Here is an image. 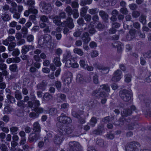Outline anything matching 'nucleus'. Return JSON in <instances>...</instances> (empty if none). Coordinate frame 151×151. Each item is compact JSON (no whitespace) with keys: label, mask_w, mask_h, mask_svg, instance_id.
Listing matches in <instances>:
<instances>
[{"label":"nucleus","mask_w":151,"mask_h":151,"mask_svg":"<svg viewBox=\"0 0 151 151\" xmlns=\"http://www.w3.org/2000/svg\"><path fill=\"white\" fill-rule=\"evenodd\" d=\"M100 90L101 89H99L94 90L92 92V94L96 97L103 98L101 100V104H104L106 102V98L109 96V94L104 91H100Z\"/></svg>","instance_id":"1"},{"label":"nucleus","mask_w":151,"mask_h":151,"mask_svg":"<svg viewBox=\"0 0 151 151\" xmlns=\"http://www.w3.org/2000/svg\"><path fill=\"white\" fill-rule=\"evenodd\" d=\"M69 151H81L82 147L80 143L77 141H71L69 142Z\"/></svg>","instance_id":"2"},{"label":"nucleus","mask_w":151,"mask_h":151,"mask_svg":"<svg viewBox=\"0 0 151 151\" xmlns=\"http://www.w3.org/2000/svg\"><path fill=\"white\" fill-rule=\"evenodd\" d=\"M74 128L73 126L65 127L64 126H60L58 129L59 133L62 135H68L71 134L73 131Z\"/></svg>","instance_id":"3"},{"label":"nucleus","mask_w":151,"mask_h":151,"mask_svg":"<svg viewBox=\"0 0 151 151\" xmlns=\"http://www.w3.org/2000/svg\"><path fill=\"white\" fill-rule=\"evenodd\" d=\"M43 40L40 39L38 41V44L42 47H44L47 44H50L52 41V37L49 35H45L43 37Z\"/></svg>","instance_id":"4"},{"label":"nucleus","mask_w":151,"mask_h":151,"mask_svg":"<svg viewBox=\"0 0 151 151\" xmlns=\"http://www.w3.org/2000/svg\"><path fill=\"white\" fill-rule=\"evenodd\" d=\"M131 91L124 89L120 91L119 92L120 97L124 101H129L131 99Z\"/></svg>","instance_id":"5"},{"label":"nucleus","mask_w":151,"mask_h":151,"mask_svg":"<svg viewBox=\"0 0 151 151\" xmlns=\"http://www.w3.org/2000/svg\"><path fill=\"white\" fill-rule=\"evenodd\" d=\"M39 6L42 8V12L44 13L48 14L50 12L52 9V7L50 4L44 2L40 3Z\"/></svg>","instance_id":"6"},{"label":"nucleus","mask_w":151,"mask_h":151,"mask_svg":"<svg viewBox=\"0 0 151 151\" xmlns=\"http://www.w3.org/2000/svg\"><path fill=\"white\" fill-rule=\"evenodd\" d=\"M131 113V110L127 109H124L121 112L122 117L119 119V122H120L118 123V125H122L123 124V122L125 120L124 117L130 115Z\"/></svg>","instance_id":"7"},{"label":"nucleus","mask_w":151,"mask_h":151,"mask_svg":"<svg viewBox=\"0 0 151 151\" xmlns=\"http://www.w3.org/2000/svg\"><path fill=\"white\" fill-rule=\"evenodd\" d=\"M61 25L63 27H67L71 29L74 27L73 20L71 17H68L65 21L62 22Z\"/></svg>","instance_id":"8"},{"label":"nucleus","mask_w":151,"mask_h":151,"mask_svg":"<svg viewBox=\"0 0 151 151\" xmlns=\"http://www.w3.org/2000/svg\"><path fill=\"white\" fill-rule=\"evenodd\" d=\"M57 120L60 122L64 124H69L71 123L72 122L70 117L67 116L63 113L60 116L57 118Z\"/></svg>","instance_id":"9"},{"label":"nucleus","mask_w":151,"mask_h":151,"mask_svg":"<svg viewBox=\"0 0 151 151\" xmlns=\"http://www.w3.org/2000/svg\"><path fill=\"white\" fill-rule=\"evenodd\" d=\"M40 137V134L37 133H32L29 135L28 140L30 143L36 142L39 139Z\"/></svg>","instance_id":"10"},{"label":"nucleus","mask_w":151,"mask_h":151,"mask_svg":"<svg viewBox=\"0 0 151 151\" xmlns=\"http://www.w3.org/2000/svg\"><path fill=\"white\" fill-rule=\"evenodd\" d=\"M93 66L96 68L101 70V72L103 74H107L109 72V68L108 67L99 65L96 63H94Z\"/></svg>","instance_id":"11"},{"label":"nucleus","mask_w":151,"mask_h":151,"mask_svg":"<svg viewBox=\"0 0 151 151\" xmlns=\"http://www.w3.org/2000/svg\"><path fill=\"white\" fill-rule=\"evenodd\" d=\"M122 74V72L120 70H117L114 73L113 76L111 78V81L114 82L119 81L121 78Z\"/></svg>","instance_id":"12"},{"label":"nucleus","mask_w":151,"mask_h":151,"mask_svg":"<svg viewBox=\"0 0 151 151\" xmlns=\"http://www.w3.org/2000/svg\"><path fill=\"white\" fill-rule=\"evenodd\" d=\"M35 4L34 0H27V5L29 7V10L34 13H37L38 11L35 8L34 5Z\"/></svg>","instance_id":"13"},{"label":"nucleus","mask_w":151,"mask_h":151,"mask_svg":"<svg viewBox=\"0 0 151 151\" xmlns=\"http://www.w3.org/2000/svg\"><path fill=\"white\" fill-rule=\"evenodd\" d=\"M104 125L102 124H99L97 127V129L94 130L92 132L93 134L98 135L101 133L104 130Z\"/></svg>","instance_id":"14"},{"label":"nucleus","mask_w":151,"mask_h":151,"mask_svg":"<svg viewBox=\"0 0 151 151\" xmlns=\"http://www.w3.org/2000/svg\"><path fill=\"white\" fill-rule=\"evenodd\" d=\"M15 40L14 37L12 36H9L6 39L2 41V43L4 45L7 46L9 43L12 42Z\"/></svg>","instance_id":"15"},{"label":"nucleus","mask_w":151,"mask_h":151,"mask_svg":"<svg viewBox=\"0 0 151 151\" xmlns=\"http://www.w3.org/2000/svg\"><path fill=\"white\" fill-rule=\"evenodd\" d=\"M41 127L38 122H35L33 124L32 130L37 133H40L41 132Z\"/></svg>","instance_id":"16"},{"label":"nucleus","mask_w":151,"mask_h":151,"mask_svg":"<svg viewBox=\"0 0 151 151\" xmlns=\"http://www.w3.org/2000/svg\"><path fill=\"white\" fill-rule=\"evenodd\" d=\"M34 46L32 45H24L22 46L21 52L23 54H25L29 49L33 50Z\"/></svg>","instance_id":"17"},{"label":"nucleus","mask_w":151,"mask_h":151,"mask_svg":"<svg viewBox=\"0 0 151 151\" xmlns=\"http://www.w3.org/2000/svg\"><path fill=\"white\" fill-rule=\"evenodd\" d=\"M81 38L83 42L86 44H88L91 40V38L89 37V34L87 32L83 33Z\"/></svg>","instance_id":"18"},{"label":"nucleus","mask_w":151,"mask_h":151,"mask_svg":"<svg viewBox=\"0 0 151 151\" xmlns=\"http://www.w3.org/2000/svg\"><path fill=\"white\" fill-rule=\"evenodd\" d=\"M62 137L60 136L58 134L55 136L54 138L53 141L54 143L57 145H60L62 142Z\"/></svg>","instance_id":"19"},{"label":"nucleus","mask_w":151,"mask_h":151,"mask_svg":"<svg viewBox=\"0 0 151 151\" xmlns=\"http://www.w3.org/2000/svg\"><path fill=\"white\" fill-rule=\"evenodd\" d=\"M99 15L104 20H107L109 18V15L107 13L104 11L101 10L99 12Z\"/></svg>","instance_id":"20"},{"label":"nucleus","mask_w":151,"mask_h":151,"mask_svg":"<svg viewBox=\"0 0 151 151\" xmlns=\"http://www.w3.org/2000/svg\"><path fill=\"white\" fill-rule=\"evenodd\" d=\"M1 18L4 21L7 22L11 19V17L6 12L1 14Z\"/></svg>","instance_id":"21"},{"label":"nucleus","mask_w":151,"mask_h":151,"mask_svg":"<svg viewBox=\"0 0 151 151\" xmlns=\"http://www.w3.org/2000/svg\"><path fill=\"white\" fill-rule=\"evenodd\" d=\"M53 21V22L56 25L59 26L61 25L62 22H60L59 19V17L58 16H56L54 17H52V18Z\"/></svg>","instance_id":"22"},{"label":"nucleus","mask_w":151,"mask_h":151,"mask_svg":"<svg viewBox=\"0 0 151 151\" xmlns=\"http://www.w3.org/2000/svg\"><path fill=\"white\" fill-rule=\"evenodd\" d=\"M53 98L52 96L47 92L45 93L43 96V99L47 101L52 100Z\"/></svg>","instance_id":"23"},{"label":"nucleus","mask_w":151,"mask_h":151,"mask_svg":"<svg viewBox=\"0 0 151 151\" xmlns=\"http://www.w3.org/2000/svg\"><path fill=\"white\" fill-rule=\"evenodd\" d=\"M97 120L96 118L93 116L92 117L89 121V124L92 127H94L96 124L97 123Z\"/></svg>","instance_id":"24"},{"label":"nucleus","mask_w":151,"mask_h":151,"mask_svg":"<svg viewBox=\"0 0 151 151\" xmlns=\"http://www.w3.org/2000/svg\"><path fill=\"white\" fill-rule=\"evenodd\" d=\"M140 145L138 142H133V151H139Z\"/></svg>","instance_id":"25"},{"label":"nucleus","mask_w":151,"mask_h":151,"mask_svg":"<svg viewBox=\"0 0 151 151\" xmlns=\"http://www.w3.org/2000/svg\"><path fill=\"white\" fill-rule=\"evenodd\" d=\"M68 73L70 76L65 79L64 81L65 84L67 85H69V84L70 83L72 78V73L70 72H69Z\"/></svg>","instance_id":"26"},{"label":"nucleus","mask_w":151,"mask_h":151,"mask_svg":"<svg viewBox=\"0 0 151 151\" xmlns=\"http://www.w3.org/2000/svg\"><path fill=\"white\" fill-rule=\"evenodd\" d=\"M101 89L100 91H102L101 89H103L108 93L109 92L110 90V88L108 84H103L100 86V88L98 89Z\"/></svg>","instance_id":"27"},{"label":"nucleus","mask_w":151,"mask_h":151,"mask_svg":"<svg viewBox=\"0 0 151 151\" xmlns=\"http://www.w3.org/2000/svg\"><path fill=\"white\" fill-rule=\"evenodd\" d=\"M88 9L87 6H84L81 9L80 14L81 17H84L86 15Z\"/></svg>","instance_id":"28"},{"label":"nucleus","mask_w":151,"mask_h":151,"mask_svg":"<svg viewBox=\"0 0 151 151\" xmlns=\"http://www.w3.org/2000/svg\"><path fill=\"white\" fill-rule=\"evenodd\" d=\"M72 58V56L70 52H67L63 55V59L65 61L67 60H71Z\"/></svg>","instance_id":"29"},{"label":"nucleus","mask_w":151,"mask_h":151,"mask_svg":"<svg viewBox=\"0 0 151 151\" xmlns=\"http://www.w3.org/2000/svg\"><path fill=\"white\" fill-rule=\"evenodd\" d=\"M73 52L77 54L80 56H82L84 54V52L82 49L77 48H74Z\"/></svg>","instance_id":"30"},{"label":"nucleus","mask_w":151,"mask_h":151,"mask_svg":"<svg viewBox=\"0 0 151 151\" xmlns=\"http://www.w3.org/2000/svg\"><path fill=\"white\" fill-rule=\"evenodd\" d=\"M53 62L56 66L60 67L61 65V63L60 61L59 57H56L55 58H54Z\"/></svg>","instance_id":"31"},{"label":"nucleus","mask_w":151,"mask_h":151,"mask_svg":"<svg viewBox=\"0 0 151 151\" xmlns=\"http://www.w3.org/2000/svg\"><path fill=\"white\" fill-rule=\"evenodd\" d=\"M99 11V9L97 8H92L89 9L88 12L91 15H95L98 13Z\"/></svg>","instance_id":"32"},{"label":"nucleus","mask_w":151,"mask_h":151,"mask_svg":"<svg viewBox=\"0 0 151 151\" xmlns=\"http://www.w3.org/2000/svg\"><path fill=\"white\" fill-rule=\"evenodd\" d=\"M76 81L78 83H83L84 82V80L83 76L80 74H78L76 77Z\"/></svg>","instance_id":"33"},{"label":"nucleus","mask_w":151,"mask_h":151,"mask_svg":"<svg viewBox=\"0 0 151 151\" xmlns=\"http://www.w3.org/2000/svg\"><path fill=\"white\" fill-rule=\"evenodd\" d=\"M8 45V50L10 51H11L14 50V48L16 45V44L15 42H12L9 43Z\"/></svg>","instance_id":"34"},{"label":"nucleus","mask_w":151,"mask_h":151,"mask_svg":"<svg viewBox=\"0 0 151 151\" xmlns=\"http://www.w3.org/2000/svg\"><path fill=\"white\" fill-rule=\"evenodd\" d=\"M15 97L17 100H20L22 98V96L20 92L16 91L15 92Z\"/></svg>","instance_id":"35"},{"label":"nucleus","mask_w":151,"mask_h":151,"mask_svg":"<svg viewBox=\"0 0 151 151\" xmlns=\"http://www.w3.org/2000/svg\"><path fill=\"white\" fill-rule=\"evenodd\" d=\"M114 119V117H113L110 118L109 116H107L103 118L101 120V121L102 122L107 123L108 122H109L111 120H113Z\"/></svg>","instance_id":"36"},{"label":"nucleus","mask_w":151,"mask_h":151,"mask_svg":"<svg viewBox=\"0 0 151 151\" xmlns=\"http://www.w3.org/2000/svg\"><path fill=\"white\" fill-rule=\"evenodd\" d=\"M65 11L67 13L68 16H70L72 14L73 10L71 7L68 6L65 9Z\"/></svg>","instance_id":"37"},{"label":"nucleus","mask_w":151,"mask_h":151,"mask_svg":"<svg viewBox=\"0 0 151 151\" xmlns=\"http://www.w3.org/2000/svg\"><path fill=\"white\" fill-rule=\"evenodd\" d=\"M6 97L9 101L10 103L13 104L15 102L16 100L15 98L10 95H7Z\"/></svg>","instance_id":"38"},{"label":"nucleus","mask_w":151,"mask_h":151,"mask_svg":"<svg viewBox=\"0 0 151 151\" xmlns=\"http://www.w3.org/2000/svg\"><path fill=\"white\" fill-rule=\"evenodd\" d=\"M18 130V128L17 127H12L10 128V131L12 134H16Z\"/></svg>","instance_id":"39"},{"label":"nucleus","mask_w":151,"mask_h":151,"mask_svg":"<svg viewBox=\"0 0 151 151\" xmlns=\"http://www.w3.org/2000/svg\"><path fill=\"white\" fill-rule=\"evenodd\" d=\"M46 85L44 82H42L41 83L38 85L37 87L38 89H41L43 91L45 90Z\"/></svg>","instance_id":"40"},{"label":"nucleus","mask_w":151,"mask_h":151,"mask_svg":"<svg viewBox=\"0 0 151 151\" xmlns=\"http://www.w3.org/2000/svg\"><path fill=\"white\" fill-rule=\"evenodd\" d=\"M146 16L145 15H142L139 18V20L140 22L143 24H146Z\"/></svg>","instance_id":"41"},{"label":"nucleus","mask_w":151,"mask_h":151,"mask_svg":"<svg viewBox=\"0 0 151 151\" xmlns=\"http://www.w3.org/2000/svg\"><path fill=\"white\" fill-rule=\"evenodd\" d=\"M73 17L75 19L78 18L79 16V13L77 9H74L73 10L72 14Z\"/></svg>","instance_id":"42"},{"label":"nucleus","mask_w":151,"mask_h":151,"mask_svg":"<svg viewBox=\"0 0 151 151\" xmlns=\"http://www.w3.org/2000/svg\"><path fill=\"white\" fill-rule=\"evenodd\" d=\"M10 70L12 72H16L17 71V67L16 64H12L9 66Z\"/></svg>","instance_id":"43"},{"label":"nucleus","mask_w":151,"mask_h":151,"mask_svg":"<svg viewBox=\"0 0 151 151\" xmlns=\"http://www.w3.org/2000/svg\"><path fill=\"white\" fill-rule=\"evenodd\" d=\"M143 55L145 58H151V50L143 53Z\"/></svg>","instance_id":"44"},{"label":"nucleus","mask_w":151,"mask_h":151,"mask_svg":"<svg viewBox=\"0 0 151 151\" xmlns=\"http://www.w3.org/2000/svg\"><path fill=\"white\" fill-rule=\"evenodd\" d=\"M71 6L73 8H78L79 6L78 0H75L72 3Z\"/></svg>","instance_id":"45"},{"label":"nucleus","mask_w":151,"mask_h":151,"mask_svg":"<svg viewBox=\"0 0 151 151\" xmlns=\"http://www.w3.org/2000/svg\"><path fill=\"white\" fill-rule=\"evenodd\" d=\"M132 142H130L127 144L126 146L125 150L126 151H132Z\"/></svg>","instance_id":"46"},{"label":"nucleus","mask_w":151,"mask_h":151,"mask_svg":"<svg viewBox=\"0 0 151 151\" xmlns=\"http://www.w3.org/2000/svg\"><path fill=\"white\" fill-rule=\"evenodd\" d=\"M131 75L127 74L125 75V81L126 82L129 83L131 81Z\"/></svg>","instance_id":"47"},{"label":"nucleus","mask_w":151,"mask_h":151,"mask_svg":"<svg viewBox=\"0 0 151 151\" xmlns=\"http://www.w3.org/2000/svg\"><path fill=\"white\" fill-rule=\"evenodd\" d=\"M57 110L55 108H51L49 110V113L50 114L54 115L57 114Z\"/></svg>","instance_id":"48"},{"label":"nucleus","mask_w":151,"mask_h":151,"mask_svg":"<svg viewBox=\"0 0 151 151\" xmlns=\"http://www.w3.org/2000/svg\"><path fill=\"white\" fill-rule=\"evenodd\" d=\"M80 65L81 67L85 69L86 67L87 64H86V61L84 60H81L80 61Z\"/></svg>","instance_id":"49"},{"label":"nucleus","mask_w":151,"mask_h":151,"mask_svg":"<svg viewBox=\"0 0 151 151\" xmlns=\"http://www.w3.org/2000/svg\"><path fill=\"white\" fill-rule=\"evenodd\" d=\"M82 31L80 29L77 30L74 33L73 36L76 37H79L81 34Z\"/></svg>","instance_id":"50"},{"label":"nucleus","mask_w":151,"mask_h":151,"mask_svg":"<svg viewBox=\"0 0 151 151\" xmlns=\"http://www.w3.org/2000/svg\"><path fill=\"white\" fill-rule=\"evenodd\" d=\"M55 85L57 89L59 91V90L61 88L62 86L61 82L59 81H57L55 83Z\"/></svg>","instance_id":"51"},{"label":"nucleus","mask_w":151,"mask_h":151,"mask_svg":"<svg viewBox=\"0 0 151 151\" xmlns=\"http://www.w3.org/2000/svg\"><path fill=\"white\" fill-rule=\"evenodd\" d=\"M57 96L60 98V99L63 101H65L66 99V96L64 94L58 93L56 94Z\"/></svg>","instance_id":"52"},{"label":"nucleus","mask_w":151,"mask_h":151,"mask_svg":"<svg viewBox=\"0 0 151 151\" xmlns=\"http://www.w3.org/2000/svg\"><path fill=\"white\" fill-rule=\"evenodd\" d=\"M40 20L43 22H47L48 19L47 17L45 15L41 16L40 17Z\"/></svg>","instance_id":"53"},{"label":"nucleus","mask_w":151,"mask_h":151,"mask_svg":"<svg viewBox=\"0 0 151 151\" xmlns=\"http://www.w3.org/2000/svg\"><path fill=\"white\" fill-rule=\"evenodd\" d=\"M12 52V55L14 56H18L20 54V52L18 49H16L13 50Z\"/></svg>","instance_id":"54"},{"label":"nucleus","mask_w":151,"mask_h":151,"mask_svg":"<svg viewBox=\"0 0 151 151\" xmlns=\"http://www.w3.org/2000/svg\"><path fill=\"white\" fill-rule=\"evenodd\" d=\"M29 116L30 117L35 119L38 117L39 115L35 112H32L30 113Z\"/></svg>","instance_id":"55"},{"label":"nucleus","mask_w":151,"mask_h":151,"mask_svg":"<svg viewBox=\"0 0 151 151\" xmlns=\"http://www.w3.org/2000/svg\"><path fill=\"white\" fill-rule=\"evenodd\" d=\"M27 40L29 42H31L34 40V36L33 35H29L27 36Z\"/></svg>","instance_id":"56"},{"label":"nucleus","mask_w":151,"mask_h":151,"mask_svg":"<svg viewBox=\"0 0 151 151\" xmlns=\"http://www.w3.org/2000/svg\"><path fill=\"white\" fill-rule=\"evenodd\" d=\"M34 106L33 107V109L35 108L38 107L40 105V103L39 101L38 100H35L34 101Z\"/></svg>","instance_id":"57"},{"label":"nucleus","mask_w":151,"mask_h":151,"mask_svg":"<svg viewBox=\"0 0 151 151\" xmlns=\"http://www.w3.org/2000/svg\"><path fill=\"white\" fill-rule=\"evenodd\" d=\"M33 110L37 113H42L43 112V110L42 108H39L38 107L34 108Z\"/></svg>","instance_id":"58"},{"label":"nucleus","mask_w":151,"mask_h":151,"mask_svg":"<svg viewBox=\"0 0 151 151\" xmlns=\"http://www.w3.org/2000/svg\"><path fill=\"white\" fill-rule=\"evenodd\" d=\"M93 81L96 84L99 83L98 76L96 74L94 75L93 77Z\"/></svg>","instance_id":"59"},{"label":"nucleus","mask_w":151,"mask_h":151,"mask_svg":"<svg viewBox=\"0 0 151 151\" xmlns=\"http://www.w3.org/2000/svg\"><path fill=\"white\" fill-rule=\"evenodd\" d=\"M65 63V66L68 68H70L72 67V63L71 62V60H67Z\"/></svg>","instance_id":"60"},{"label":"nucleus","mask_w":151,"mask_h":151,"mask_svg":"<svg viewBox=\"0 0 151 151\" xmlns=\"http://www.w3.org/2000/svg\"><path fill=\"white\" fill-rule=\"evenodd\" d=\"M96 143L101 147L104 146V144L103 140L102 139H99L96 141Z\"/></svg>","instance_id":"61"},{"label":"nucleus","mask_w":151,"mask_h":151,"mask_svg":"<svg viewBox=\"0 0 151 151\" xmlns=\"http://www.w3.org/2000/svg\"><path fill=\"white\" fill-rule=\"evenodd\" d=\"M121 13L124 14H127L128 13V12L127 9L125 7H122L120 9Z\"/></svg>","instance_id":"62"},{"label":"nucleus","mask_w":151,"mask_h":151,"mask_svg":"<svg viewBox=\"0 0 151 151\" xmlns=\"http://www.w3.org/2000/svg\"><path fill=\"white\" fill-rule=\"evenodd\" d=\"M83 17H84L85 20L88 22H89L91 19V15L89 14L85 15Z\"/></svg>","instance_id":"63"},{"label":"nucleus","mask_w":151,"mask_h":151,"mask_svg":"<svg viewBox=\"0 0 151 151\" xmlns=\"http://www.w3.org/2000/svg\"><path fill=\"white\" fill-rule=\"evenodd\" d=\"M145 81L148 82H151V72H150L147 75V77L145 79Z\"/></svg>","instance_id":"64"}]
</instances>
